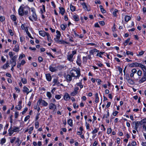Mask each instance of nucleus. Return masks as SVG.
<instances>
[{"instance_id": "f257e3e1", "label": "nucleus", "mask_w": 146, "mask_h": 146, "mask_svg": "<svg viewBox=\"0 0 146 146\" xmlns=\"http://www.w3.org/2000/svg\"><path fill=\"white\" fill-rule=\"evenodd\" d=\"M31 10L32 12V13L29 17V19L32 21H36L37 19V17L36 13L35 10L33 8H31Z\"/></svg>"}, {"instance_id": "f03ea898", "label": "nucleus", "mask_w": 146, "mask_h": 146, "mask_svg": "<svg viewBox=\"0 0 146 146\" xmlns=\"http://www.w3.org/2000/svg\"><path fill=\"white\" fill-rule=\"evenodd\" d=\"M80 69L78 68L76 70H71L70 73L72 77L78 78L80 75Z\"/></svg>"}, {"instance_id": "7ed1b4c3", "label": "nucleus", "mask_w": 146, "mask_h": 146, "mask_svg": "<svg viewBox=\"0 0 146 146\" xmlns=\"http://www.w3.org/2000/svg\"><path fill=\"white\" fill-rule=\"evenodd\" d=\"M17 58V55H15L10 60L9 63L11 66H15L16 64V60Z\"/></svg>"}, {"instance_id": "20e7f679", "label": "nucleus", "mask_w": 146, "mask_h": 146, "mask_svg": "<svg viewBox=\"0 0 146 146\" xmlns=\"http://www.w3.org/2000/svg\"><path fill=\"white\" fill-rule=\"evenodd\" d=\"M58 67L56 66L55 64H52L50 65L49 69V70L51 72H56L58 70Z\"/></svg>"}, {"instance_id": "39448f33", "label": "nucleus", "mask_w": 146, "mask_h": 146, "mask_svg": "<svg viewBox=\"0 0 146 146\" xmlns=\"http://www.w3.org/2000/svg\"><path fill=\"white\" fill-rule=\"evenodd\" d=\"M146 81V72H144L143 73V75L141 79L139 80V83H142Z\"/></svg>"}, {"instance_id": "423d86ee", "label": "nucleus", "mask_w": 146, "mask_h": 146, "mask_svg": "<svg viewBox=\"0 0 146 146\" xmlns=\"http://www.w3.org/2000/svg\"><path fill=\"white\" fill-rule=\"evenodd\" d=\"M41 104L44 106H46L48 105V103L44 100L42 99L39 100L37 102V104Z\"/></svg>"}, {"instance_id": "0eeeda50", "label": "nucleus", "mask_w": 146, "mask_h": 146, "mask_svg": "<svg viewBox=\"0 0 146 146\" xmlns=\"http://www.w3.org/2000/svg\"><path fill=\"white\" fill-rule=\"evenodd\" d=\"M82 5L83 6V7L84 9L88 11H90V8L89 6H87L86 3H82Z\"/></svg>"}, {"instance_id": "6e6552de", "label": "nucleus", "mask_w": 146, "mask_h": 146, "mask_svg": "<svg viewBox=\"0 0 146 146\" xmlns=\"http://www.w3.org/2000/svg\"><path fill=\"white\" fill-rule=\"evenodd\" d=\"M78 87H75L74 89V90L71 93V95L72 96H75L78 93Z\"/></svg>"}, {"instance_id": "1a4fd4ad", "label": "nucleus", "mask_w": 146, "mask_h": 146, "mask_svg": "<svg viewBox=\"0 0 146 146\" xmlns=\"http://www.w3.org/2000/svg\"><path fill=\"white\" fill-rule=\"evenodd\" d=\"M19 14V15L23 16L24 15L23 7L21 6L18 10Z\"/></svg>"}, {"instance_id": "9d476101", "label": "nucleus", "mask_w": 146, "mask_h": 146, "mask_svg": "<svg viewBox=\"0 0 146 146\" xmlns=\"http://www.w3.org/2000/svg\"><path fill=\"white\" fill-rule=\"evenodd\" d=\"M140 122L138 121H133V124L135 125V126L134 127L135 129L137 131V129L139 125Z\"/></svg>"}, {"instance_id": "9b49d317", "label": "nucleus", "mask_w": 146, "mask_h": 146, "mask_svg": "<svg viewBox=\"0 0 146 146\" xmlns=\"http://www.w3.org/2000/svg\"><path fill=\"white\" fill-rule=\"evenodd\" d=\"M49 108L50 110H54L56 108V105L52 103H51L49 104Z\"/></svg>"}, {"instance_id": "f8f14e48", "label": "nucleus", "mask_w": 146, "mask_h": 146, "mask_svg": "<svg viewBox=\"0 0 146 146\" xmlns=\"http://www.w3.org/2000/svg\"><path fill=\"white\" fill-rule=\"evenodd\" d=\"M22 103V101H20L19 102L18 105L16 107V108L18 110H20L22 108L21 104Z\"/></svg>"}, {"instance_id": "ddd939ff", "label": "nucleus", "mask_w": 146, "mask_h": 146, "mask_svg": "<svg viewBox=\"0 0 146 146\" xmlns=\"http://www.w3.org/2000/svg\"><path fill=\"white\" fill-rule=\"evenodd\" d=\"M55 41L61 44H68L69 43L68 42H66L63 40H59V39L57 40H55Z\"/></svg>"}, {"instance_id": "4468645a", "label": "nucleus", "mask_w": 146, "mask_h": 146, "mask_svg": "<svg viewBox=\"0 0 146 146\" xmlns=\"http://www.w3.org/2000/svg\"><path fill=\"white\" fill-rule=\"evenodd\" d=\"M64 98V100L66 101L68 100L70 98V97L69 95L67 93L65 94Z\"/></svg>"}, {"instance_id": "2eb2a0df", "label": "nucleus", "mask_w": 146, "mask_h": 146, "mask_svg": "<svg viewBox=\"0 0 146 146\" xmlns=\"http://www.w3.org/2000/svg\"><path fill=\"white\" fill-rule=\"evenodd\" d=\"M139 67L142 70L143 73L146 72V67L145 66L140 63Z\"/></svg>"}, {"instance_id": "dca6fc26", "label": "nucleus", "mask_w": 146, "mask_h": 146, "mask_svg": "<svg viewBox=\"0 0 146 146\" xmlns=\"http://www.w3.org/2000/svg\"><path fill=\"white\" fill-rule=\"evenodd\" d=\"M40 12L41 14H42L43 13H44L45 12V7L44 5H43L42 6H40Z\"/></svg>"}, {"instance_id": "f3484780", "label": "nucleus", "mask_w": 146, "mask_h": 146, "mask_svg": "<svg viewBox=\"0 0 146 146\" xmlns=\"http://www.w3.org/2000/svg\"><path fill=\"white\" fill-rule=\"evenodd\" d=\"M23 92L26 93L27 95L29 93V90L26 86H24L23 87Z\"/></svg>"}, {"instance_id": "a211bd4d", "label": "nucleus", "mask_w": 146, "mask_h": 146, "mask_svg": "<svg viewBox=\"0 0 146 146\" xmlns=\"http://www.w3.org/2000/svg\"><path fill=\"white\" fill-rule=\"evenodd\" d=\"M12 125H11V127L9 129H8V132H9V136H11L14 133V131H13V129H12Z\"/></svg>"}, {"instance_id": "6ab92c4d", "label": "nucleus", "mask_w": 146, "mask_h": 146, "mask_svg": "<svg viewBox=\"0 0 146 146\" xmlns=\"http://www.w3.org/2000/svg\"><path fill=\"white\" fill-rule=\"evenodd\" d=\"M6 141V139L5 137L1 138L0 140V144L1 145H3L5 143Z\"/></svg>"}, {"instance_id": "aec40b11", "label": "nucleus", "mask_w": 146, "mask_h": 146, "mask_svg": "<svg viewBox=\"0 0 146 146\" xmlns=\"http://www.w3.org/2000/svg\"><path fill=\"white\" fill-rule=\"evenodd\" d=\"M13 129L14 132L18 133L20 131V128L16 126H13Z\"/></svg>"}, {"instance_id": "412c9836", "label": "nucleus", "mask_w": 146, "mask_h": 146, "mask_svg": "<svg viewBox=\"0 0 146 146\" xmlns=\"http://www.w3.org/2000/svg\"><path fill=\"white\" fill-rule=\"evenodd\" d=\"M46 79L48 81H51V77L49 73H48L46 74Z\"/></svg>"}, {"instance_id": "4be33fe9", "label": "nucleus", "mask_w": 146, "mask_h": 146, "mask_svg": "<svg viewBox=\"0 0 146 146\" xmlns=\"http://www.w3.org/2000/svg\"><path fill=\"white\" fill-rule=\"evenodd\" d=\"M48 33H46L44 31H39V33L40 35L44 37Z\"/></svg>"}, {"instance_id": "5701e85b", "label": "nucleus", "mask_w": 146, "mask_h": 146, "mask_svg": "<svg viewBox=\"0 0 146 146\" xmlns=\"http://www.w3.org/2000/svg\"><path fill=\"white\" fill-rule=\"evenodd\" d=\"M53 82L54 84L53 85V86H54L58 84L59 83L58 81V79L57 78H54L53 80Z\"/></svg>"}, {"instance_id": "b1692460", "label": "nucleus", "mask_w": 146, "mask_h": 146, "mask_svg": "<svg viewBox=\"0 0 146 146\" xmlns=\"http://www.w3.org/2000/svg\"><path fill=\"white\" fill-rule=\"evenodd\" d=\"M98 50L96 49L90 50L89 51V53L90 55H93L95 52H98Z\"/></svg>"}, {"instance_id": "393cba45", "label": "nucleus", "mask_w": 146, "mask_h": 146, "mask_svg": "<svg viewBox=\"0 0 146 146\" xmlns=\"http://www.w3.org/2000/svg\"><path fill=\"white\" fill-rule=\"evenodd\" d=\"M73 57L72 55H68L67 56V59L69 61L72 62L73 60Z\"/></svg>"}, {"instance_id": "a878e982", "label": "nucleus", "mask_w": 146, "mask_h": 146, "mask_svg": "<svg viewBox=\"0 0 146 146\" xmlns=\"http://www.w3.org/2000/svg\"><path fill=\"white\" fill-rule=\"evenodd\" d=\"M15 143H17V146H19L21 143V142L20 141L19 138H17L16 139Z\"/></svg>"}, {"instance_id": "bb28decb", "label": "nucleus", "mask_w": 146, "mask_h": 146, "mask_svg": "<svg viewBox=\"0 0 146 146\" xmlns=\"http://www.w3.org/2000/svg\"><path fill=\"white\" fill-rule=\"evenodd\" d=\"M56 38L58 40L60 38V36L61 35L59 31H58V30H57L56 31Z\"/></svg>"}, {"instance_id": "cd10ccee", "label": "nucleus", "mask_w": 146, "mask_h": 146, "mask_svg": "<svg viewBox=\"0 0 146 146\" xmlns=\"http://www.w3.org/2000/svg\"><path fill=\"white\" fill-rule=\"evenodd\" d=\"M73 19L76 21H78L79 20V16L77 15H74L73 16Z\"/></svg>"}, {"instance_id": "c85d7f7f", "label": "nucleus", "mask_w": 146, "mask_h": 146, "mask_svg": "<svg viewBox=\"0 0 146 146\" xmlns=\"http://www.w3.org/2000/svg\"><path fill=\"white\" fill-rule=\"evenodd\" d=\"M67 80L68 82H70L72 80V76L69 74H68L67 76Z\"/></svg>"}, {"instance_id": "c756f323", "label": "nucleus", "mask_w": 146, "mask_h": 146, "mask_svg": "<svg viewBox=\"0 0 146 146\" xmlns=\"http://www.w3.org/2000/svg\"><path fill=\"white\" fill-rule=\"evenodd\" d=\"M76 63L79 66H80L81 64V60L80 58L78 57L76 61Z\"/></svg>"}, {"instance_id": "7c9ffc66", "label": "nucleus", "mask_w": 146, "mask_h": 146, "mask_svg": "<svg viewBox=\"0 0 146 146\" xmlns=\"http://www.w3.org/2000/svg\"><path fill=\"white\" fill-rule=\"evenodd\" d=\"M13 50L15 52H18L19 50V46L18 45H16L14 48L13 49Z\"/></svg>"}, {"instance_id": "2f4dec72", "label": "nucleus", "mask_w": 146, "mask_h": 146, "mask_svg": "<svg viewBox=\"0 0 146 146\" xmlns=\"http://www.w3.org/2000/svg\"><path fill=\"white\" fill-rule=\"evenodd\" d=\"M99 7L100 9L101 12L103 13H106V11L104 9V8H103V6L102 5H100Z\"/></svg>"}, {"instance_id": "473e14b6", "label": "nucleus", "mask_w": 146, "mask_h": 146, "mask_svg": "<svg viewBox=\"0 0 146 146\" xmlns=\"http://www.w3.org/2000/svg\"><path fill=\"white\" fill-rule=\"evenodd\" d=\"M131 18L130 16L128 15H126L125 17V21L126 22H127L130 20Z\"/></svg>"}, {"instance_id": "72a5a7b5", "label": "nucleus", "mask_w": 146, "mask_h": 146, "mask_svg": "<svg viewBox=\"0 0 146 146\" xmlns=\"http://www.w3.org/2000/svg\"><path fill=\"white\" fill-rule=\"evenodd\" d=\"M60 12L62 15H63L65 13V10L62 7L60 8Z\"/></svg>"}, {"instance_id": "f704fd0d", "label": "nucleus", "mask_w": 146, "mask_h": 146, "mask_svg": "<svg viewBox=\"0 0 146 146\" xmlns=\"http://www.w3.org/2000/svg\"><path fill=\"white\" fill-rule=\"evenodd\" d=\"M99 101V98L98 96V93H96L95 94V102L97 103Z\"/></svg>"}, {"instance_id": "c9c22d12", "label": "nucleus", "mask_w": 146, "mask_h": 146, "mask_svg": "<svg viewBox=\"0 0 146 146\" xmlns=\"http://www.w3.org/2000/svg\"><path fill=\"white\" fill-rule=\"evenodd\" d=\"M15 54V53L12 52H9V55L11 58L14 56Z\"/></svg>"}, {"instance_id": "e433bc0d", "label": "nucleus", "mask_w": 146, "mask_h": 146, "mask_svg": "<svg viewBox=\"0 0 146 146\" xmlns=\"http://www.w3.org/2000/svg\"><path fill=\"white\" fill-rule=\"evenodd\" d=\"M46 36H47V39L48 40L49 42H51L52 41V40L51 39V37L50 36V35L49 34V33H48Z\"/></svg>"}, {"instance_id": "4c0bfd02", "label": "nucleus", "mask_w": 146, "mask_h": 146, "mask_svg": "<svg viewBox=\"0 0 146 146\" xmlns=\"http://www.w3.org/2000/svg\"><path fill=\"white\" fill-rule=\"evenodd\" d=\"M9 66V62L8 61H7L6 63L3 66V68L5 69H6L8 68Z\"/></svg>"}, {"instance_id": "58836bf2", "label": "nucleus", "mask_w": 146, "mask_h": 146, "mask_svg": "<svg viewBox=\"0 0 146 146\" xmlns=\"http://www.w3.org/2000/svg\"><path fill=\"white\" fill-rule=\"evenodd\" d=\"M118 12V10L116 9H115L113 13V16L115 17H116L117 16V13Z\"/></svg>"}, {"instance_id": "ea45409f", "label": "nucleus", "mask_w": 146, "mask_h": 146, "mask_svg": "<svg viewBox=\"0 0 146 146\" xmlns=\"http://www.w3.org/2000/svg\"><path fill=\"white\" fill-rule=\"evenodd\" d=\"M145 52L144 51L141 50V51L139 52V54H137V56H142Z\"/></svg>"}, {"instance_id": "a19ab883", "label": "nucleus", "mask_w": 146, "mask_h": 146, "mask_svg": "<svg viewBox=\"0 0 146 146\" xmlns=\"http://www.w3.org/2000/svg\"><path fill=\"white\" fill-rule=\"evenodd\" d=\"M11 18L12 20L14 21H15L17 20V18L14 15H12L11 16Z\"/></svg>"}, {"instance_id": "79ce46f5", "label": "nucleus", "mask_w": 146, "mask_h": 146, "mask_svg": "<svg viewBox=\"0 0 146 146\" xmlns=\"http://www.w3.org/2000/svg\"><path fill=\"white\" fill-rule=\"evenodd\" d=\"M16 137H13L11 138L10 139V142L11 143H13L16 140Z\"/></svg>"}, {"instance_id": "37998d69", "label": "nucleus", "mask_w": 146, "mask_h": 146, "mask_svg": "<svg viewBox=\"0 0 146 146\" xmlns=\"http://www.w3.org/2000/svg\"><path fill=\"white\" fill-rule=\"evenodd\" d=\"M68 123L70 126H72V119H69L68 121Z\"/></svg>"}, {"instance_id": "c03bdc74", "label": "nucleus", "mask_w": 146, "mask_h": 146, "mask_svg": "<svg viewBox=\"0 0 146 146\" xmlns=\"http://www.w3.org/2000/svg\"><path fill=\"white\" fill-rule=\"evenodd\" d=\"M137 75L139 76H141L142 74V72L140 70H139L137 71Z\"/></svg>"}, {"instance_id": "a18cd8bd", "label": "nucleus", "mask_w": 146, "mask_h": 146, "mask_svg": "<svg viewBox=\"0 0 146 146\" xmlns=\"http://www.w3.org/2000/svg\"><path fill=\"white\" fill-rule=\"evenodd\" d=\"M70 9L71 10L72 12L74 11L75 10V7L71 4L70 5Z\"/></svg>"}, {"instance_id": "49530a36", "label": "nucleus", "mask_w": 146, "mask_h": 146, "mask_svg": "<svg viewBox=\"0 0 146 146\" xmlns=\"http://www.w3.org/2000/svg\"><path fill=\"white\" fill-rule=\"evenodd\" d=\"M98 130H99V129L98 128H95L93 131L92 132V134H94V133H97L98 132Z\"/></svg>"}, {"instance_id": "de8ad7c7", "label": "nucleus", "mask_w": 146, "mask_h": 146, "mask_svg": "<svg viewBox=\"0 0 146 146\" xmlns=\"http://www.w3.org/2000/svg\"><path fill=\"white\" fill-rule=\"evenodd\" d=\"M66 25H61L60 26V27L61 29L63 30H64L66 28Z\"/></svg>"}, {"instance_id": "09e8293b", "label": "nucleus", "mask_w": 146, "mask_h": 146, "mask_svg": "<svg viewBox=\"0 0 146 146\" xmlns=\"http://www.w3.org/2000/svg\"><path fill=\"white\" fill-rule=\"evenodd\" d=\"M47 96L48 98L50 99L52 97L51 95V93L49 92H47L46 93Z\"/></svg>"}, {"instance_id": "8fccbe9b", "label": "nucleus", "mask_w": 146, "mask_h": 146, "mask_svg": "<svg viewBox=\"0 0 146 146\" xmlns=\"http://www.w3.org/2000/svg\"><path fill=\"white\" fill-rule=\"evenodd\" d=\"M21 81L24 84H26L27 83V81L25 78H21Z\"/></svg>"}, {"instance_id": "3c124183", "label": "nucleus", "mask_w": 146, "mask_h": 146, "mask_svg": "<svg viewBox=\"0 0 146 146\" xmlns=\"http://www.w3.org/2000/svg\"><path fill=\"white\" fill-rule=\"evenodd\" d=\"M109 116V113L108 111L107 112V114L104 115L103 117V118H107Z\"/></svg>"}, {"instance_id": "603ef678", "label": "nucleus", "mask_w": 146, "mask_h": 146, "mask_svg": "<svg viewBox=\"0 0 146 146\" xmlns=\"http://www.w3.org/2000/svg\"><path fill=\"white\" fill-rule=\"evenodd\" d=\"M88 58L87 57L83 56V62L84 63H86L87 61Z\"/></svg>"}, {"instance_id": "864d4df0", "label": "nucleus", "mask_w": 146, "mask_h": 146, "mask_svg": "<svg viewBox=\"0 0 146 146\" xmlns=\"http://www.w3.org/2000/svg\"><path fill=\"white\" fill-rule=\"evenodd\" d=\"M128 82L131 84H133L134 83V81L131 79H129L128 80Z\"/></svg>"}, {"instance_id": "5fc2aeb1", "label": "nucleus", "mask_w": 146, "mask_h": 146, "mask_svg": "<svg viewBox=\"0 0 146 146\" xmlns=\"http://www.w3.org/2000/svg\"><path fill=\"white\" fill-rule=\"evenodd\" d=\"M140 64V63H138L137 62L134 63L133 64L134 67H139Z\"/></svg>"}, {"instance_id": "6e6d98bb", "label": "nucleus", "mask_w": 146, "mask_h": 146, "mask_svg": "<svg viewBox=\"0 0 146 146\" xmlns=\"http://www.w3.org/2000/svg\"><path fill=\"white\" fill-rule=\"evenodd\" d=\"M25 56L24 54H20L19 58V60H21Z\"/></svg>"}, {"instance_id": "4d7b16f0", "label": "nucleus", "mask_w": 146, "mask_h": 146, "mask_svg": "<svg viewBox=\"0 0 146 146\" xmlns=\"http://www.w3.org/2000/svg\"><path fill=\"white\" fill-rule=\"evenodd\" d=\"M126 54L127 55H131L132 56L133 55V53L132 52H130L129 51H127Z\"/></svg>"}, {"instance_id": "13d9d810", "label": "nucleus", "mask_w": 146, "mask_h": 146, "mask_svg": "<svg viewBox=\"0 0 146 146\" xmlns=\"http://www.w3.org/2000/svg\"><path fill=\"white\" fill-rule=\"evenodd\" d=\"M130 40V38H128L126 40L124 43L125 46L126 45Z\"/></svg>"}, {"instance_id": "bf43d9fd", "label": "nucleus", "mask_w": 146, "mask_h": 146, "mask_svg": "<svg viewBox=\"0 0 146 146\" xmlns=\"http://www.w3.org/2000/svg\"><path fill=\"white\" fill-rule=\"evenodd\" d=\"M5 20V18L4 17L1 16L0 17V21L1 22Z\"/></svg>"}, {"instance_id": "052dcab7", "label": "nucleus", "mask_w": 146, "mask_h": 146, "mask_svg": "<svg viewBox=\"0 0 146 146\" xmlns=\"http://www.w3.org/2000/svg\"><path fill=\"white\" fill-rule=\"evenodd\" d=\"M74 108L75 109H77L78 108L79 106L78 105H77V104L75 103H74L73 104Z\"/></svg>"}, {"instance_id": "680f3d73", "label": "nucleus", "mask_w": 146, "mask_h": 146, "mask_svg": "<svg viewBox=\"0 0 146 146\" xmlns=\"http://www.w3.org/2000/svg\"><path fill=\"white\" fill-rule=\"evenodd\" d=\"M19 115V113L18 112H16L15 113V118H17Z\"/></svg>"}, {"instance_id": "e2e57ef3", "label": "nucleus", "mask_w": 146, "mask_h": 146, "mask_svg": "<svg viewBox=\"0 0 146 146\" xmlns=\"http://www.w3.org/2000/svg\"><path fill=\"white\" fill-rule=\"evenodd\" d=\"M112 131V130L111 128H109L108 129L107 131V133L109 134H110Z\"/></svg>"}, {"instance_id": "0e129e2a", "label": "nucleus", "mask_w": 146, "mask_h": 146, "mask_svg": "<svg viewBox=\"0 0 146 146\" xmlns=\"http://www.w3.org/2000/svg\"><path fill=\"white\" fill-rule=\"evenodd\" d=\"M142 127L143 131H146V124H143V125Z\"/></svg>"}, {"instance_id": "69168bd1", "label": "nucleus", "mask_w": 146, "mask_h": 146, "mask_svg": "<svg viewBox=\"0 0 146 146\" xmlns=\"http://www.w3.org/2000/svg\"><path fill=\"white\" fill-rule=\"evenodd\" d=\"M141 121L143 125L144 124H146V118L141 120Z\"/></svg>"}, {"instance_id": "338daca9", "label": "nucleus", "mask_w": 146, "mask_h": 146, "mask_svg": "<svg viewBox=\"0 0 146 146\" xmlns=\"http://www.w3.org/2000/svg\"><path fill=\"white\" fill-rule=\"evenodd\" d=\"M35 128L36 129L38 128L39 127V123L38 121H36L35 123Z\"/></svg>"}, {"instance_id": "774afa93", "label": "nucleus", "mask_w": 146, "mask_h": 146, "mask_svg": "<svg viewBox=\"0 0 146 146\" xmlns=\"http://www.w3.org/2000/svg\"><path fill=\"white\" fill-rule=\"evenodd\" d=\"M30 117V116L29 115H27L25 117L24 121H26Z\"/></svg>"}]
</instances>
